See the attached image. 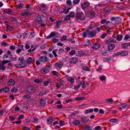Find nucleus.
<instances>
[{
  "instance_id": "412c9836",
  "label": "nucleus",
  "mask_w": 130,
  "mask_h": 130,
  "mask_svg": "<svg viewBox=\"0 0 130 130\" xmlns=\"http://www.w3.org/2000/svg\"><path fill=\"white\" fill-rule=\"evenodd\" d=\"M115 38L117 40L120 41L122 39L123 36L121 35H117L116 37Z\"/></svg>"
},
{
  "instance_id": "f257e3e1",
  "label": "nucleus",
  "mask_w": 130,
  "mask_h": 130,
  "mask_svg": "<svg viewBox=\"0 0 130 130\" xmlns=\"http://www.w3.org/2000/svg\"><path fill=\"white\" fill-rule=\"evenodd\" d=\"M83 37L85 38L87 36L89 37H93L95 36L96 33L93 31H90L88 29L86 30L83 33Z\"/></svg>"
},
{
  "instance_id": "aec40b11",
  "label": "nucleus",
  "mask_w": 130,
  "mask_h": 130,
  "mask_svg": "<svg viewBox=\"0 0 130 130\" xmlns=\"http://www.w3.org/2000/svg\"><path fill=\"white\" fill-rule=\"evenodd\" d=\"M71 8L70 7H68V8L67 9L66 11H65V8H63V10L61 11V13H64V14H67L69 12V10H70L71 9Z\"/></svg>"
},
{
  "instance_id": "603ef678",
  "label": "nucleus",
  "mask_w": 130,
  "mask_h": 130,
  "mask_svg": "<svg viewBox=\"0 0 130 130\" xmlns=\"http://www.w3.org/2000/svg\"><path fill=\"white\" fill-rule=\"evenodd\" d=\"M105 101H107L108 102H114L112 98H110L108 99H106L105 100Z\"/></svg>"
},
{
  "instance_id": "c85d7f7f",
  "label": "nucleus",
  "mask_w": 130,
  "mask_h": 130,
  "mask_svg": "<svg viewBox=\"0 0 130 130\" xmlns=\"http://www.w3.org/2000/svg\"><path fill=\"white\" fill-rule=\"evenodd\" d=\"M7 29V31H11L13 29V27H11L9 25H7L6 26Z\"/></svg>"
},
{
  "instance_id": "052dcab7",
  "label": "nucleus",
  "mask_w": 130,
  "mask_h": 130,
  "mask_svg": "<svg viewBox=\"0 0 130 130\" xmlns=\"http://www.w3.org/2000/svg\"><path fill=\"white\" fill-rule=\"evenodd\" d=\"M18 91V90L17 89H16L14 87L12 89L11 91L12 92H13L14 93H16V92Z\"/></svg>"
},
{
  "instance_id": "338daca9",
  "label": "nucleus",
  "mask_w": 130,
  "mask_h": 130,
  "mask_svg": "<svg viewBox=\"0 0 130 130\" xmlns=\"http://www.w3.org/2000/svg\"><path fill=\"white\" fill-rule=\"evenodd\" d=\"M35 34L34 32H32L31 33L30 35V37L31 38H32L33 37L35 36Z\"/></svg>"
},
{
  "instance_id": "bb28decb",
  "label": "nucleus",
  "mask_w": 130,
  "mask_h": 130,
  "mask_svg": "<svg viewBox=\"0 0 130 130\" xmlns=\"http://www.w3.org/2000/svg\"><path fill=\"white\" fill-rule=\"evenodd\" d=\"M32 60V59L31 57H29L27 59L26 62L27 64H31V63Z\"/></svg>"
},
{
  "instance_id": "4be33fe9",
  "label": "nucleus",
  "mask_w": 130,
  "mask_h": 130,
  "mask_svg": "<svg viewBox=\"0 0 130 130\" xmlns=\"http://www.w3.org/2000/svg\"><path fill=\"white\" fill-rule=\"evenodd\" d=\"M128 106L127 104H121L119 106L121 109H125L127 107H128Z\"/></svg>"
},
{
  "instance_id": "9d476101",
  "label": "nucleus",
  "mask_w": 130,
  "mask_h": 130,
  "mask_svg": "<svg viewBox=\"0 0 130 130\" xmlns=\"http://www.w3.org/2000/svg\"><path fill=\"white\" fill-rule=\"evenodd\" d=\"M115 47V45L113 44H110L108 45V49L109 51L113 50Z\"/></svg>"
},
{
  "instance_id": "864d4df0",
  "label": "nucleus",
  "mask_w": 130,
  "mask_h": 130,
  "mask_svg": "<svg viewBox=\"0 0 130 130\" xmlns=\"http://www.w3.org/2000/svg\"><path fill=\"white\" fill-rule=\"evenodd\" d=\"M75 15V13L74 12H71L70 14H69V15L70 16V17H71L72 18H73L74 17Z\"/></svg>"
},
{
  "instance_id": "a19ab883",
  "label": "nucleus",
  "mask_w": 130,
  "mask_h": 130,
  "mask_svg": "<svg viewBox=\"0 0 130 130\" xmlns=\"http://www.w3.org/2000/svg\"><path fill=\"white\" fill-rule=\"evenodd\" d=\"M63 66V64L61 62H57V67L59 68H61Z\"/></svg>"
},
{
  "instance_id": "e2e57ef3",
  "label": "nucleus",
  "mask_w": 130,
  "mask_h": 130,
  "mask_svg": "<svg viewBox=\"0 0 130 130\" xmlns=\"http://www.w3.org/2000/svg\"><path fill=\"white\" fill-rule=\"evenodd\" d=\"M80 0H75L73 1V3L74 4H77L80 2Z\"/></svg>"
},
{
  "instance_id": "f8f14e48",
  "label": "nucleus",
  "mask_w": 130,
  "mask_h": 130,
  "mask_svg": "<svg viewBox=\"0 0 130 130\" xmlns=\"http://www.w3.org/2000/svg\"><path fill=\"white\" fill-rule=\"evenodd\" d=\"M56 34L55 32L53 31L50 34L47 36L46 37L47 39H48L51 38L53 37L56 36Z\"/></svg>"
},
{
  "instance_id": "c9c22d12",
  "label": "nucleus",
  "mask_w": 130,
  "mask_h": 130,
  "mask_svg": "<svg viewBox=\"0 0 130 130\" xmlns=\"http://www.w3.org/2000/svg\"><path fill=\"white\" fill-rule=\"evenodd\" d=\"M109 121L111 122H116L118 121V119L116 118H112L110 119Z\"/></svg>"
},
{
  "instance_id": "c03bdc74",
  "label": "nucleus",
  "mask_w": 130,
  "mask_h": 130,
  "mask_svg": "<svg viewBox=\"0 0 130 130\" xmlns=\"http://www.w3.org/2000/svg\"><path fill=\"white\" fill-rule=\"evenodd\" d=\"M46 9V6L44 4L42 5L40 8V10L42 11H44Z\"/></svg>"
},
{
  "instance_id": "4d7b16f0",
  "label": "nucleus",
  "mask_w": 130,
  "mask_h": 130,
  "mask_svg": "<svg viewBox=\"0 0 130 130\" xmlns=\"http://www.w3.org/2000/svg\"><path fill=\"white\" fill-rule=\"evenodd\" d=\"M5 110V109H3L0 111V116H2L3 115Z\"/></svg>"
},
{
  "instance_id": "f704fd0d",
  "label": "nucleus",
  "mask_w": 130,
  "mask_h": 130,
  "mask_svg": "<svg viewBox=\"0 0 130 130\" xmlns=\"http://www.w3.org/2000/svg\"><path fill=\"white\" fill-rule=\"evenodd\" d=\"M93 109L92 108L89 109H87L85 110V113H91L93 112Z\"/></svg>"
},
{
  "instance_id": "b1692460",
  "label": "nucleus",
  "mask_w": 130,
  "mask_h": 130,
  "mask_svg": "<svg viewBox=\"0 0 130 130\" xmlns=\"http://www.w3.org/2000/svg\"><path fill=\"white\" fill-rule=\"evenodd\" d=\"M128 51H122L120 53V55L122 56H127L128 55Z\"/></svg>"
},
{
  "instance_id": "20e7f679",
  "label": "nucleus",
  "mask_w": 130,
  "mask_h": 130,
  "mask_svg": "<svg viewBox=\"0 0 130 130\" xmlns=\"http://www.w3.org/2000/svg\"><path fill=\"white\" fill-rule=\"evenodd\" d=\"M48 58L45 56H42L39 58V60L41 62H45L48 61Z\"/></svg>"
},
{
  "instance_id": "6e6d98bb",
  "label": "nucleus",
  "mask_w": 130,
  "mask_h": 130,
  "mask_svg": "<svg viewBox=\"0 0 130 130\" xmlns=\"http://www.w3.org/2000/svg\"><path fill=\"white\" fill-rule=\"evenodd\" d=\"M33 122L35 123H37L38 122L39 120L38 118L36 117H34L33 119Z\"/></svg>"
},
{
  "instance_id": "6e6552de",
  "label": "nucleus",
  "mask_w": 130,
  "mask_h": 130,
  "mask_svg": "<svg viewBox=\"0 0 130 130\" xmlns=\"http://www.w3.org/2000/svg\"><path fill=\"white\" fill-rule=\"evenodd\" d=\"M44 17V15H39V16L36 17V19L38 22L39 23H42L43 22V21L42 19V18Z\"/></svg>"
},
{
  "instance_id": "473e14b6",
  "label": "nucleus",
  "mask_w": 130,
  "mask_h": 130,
  "mask_svg": "<svg viewBox=\"0 0 130 130\" xmlns=\"http://www.w3.org/2000/svg\"><path fill=\"white\" fill-rule=\"evenodd\" d=\"M107 31L108 33L110 34H111L112 32H114V31L109 27L107 29Z\"/></svg>"
},
{
  "instance_id": "79ce46f5",
  "label": "nucleus",
  "mask_w": 130,
  "mask_h": 130,
  "mask_svg": "<svg viewBox=\"0 0 130 130\" xmlns=\"http://www.w3.org/2000/svg\"><path fill=\"white\" fill-rule=\"evenodd\" d=\"M76 53V51L74 50H72L69 52V54L71 56L73 55Z\"/></svg>"
},
{
  "instance_id": "4468645a",
  "label": "nucleus",
  "mask_w": 130,
  "mask_h": 130,
  "mask_svg": "<svg viewBox=\"0 0 130 130\" xmlns=\"http://www.w3.org/2000/svg\"><path fill=\"white\" fill-rule=\"evenodd\" d=\"M78 54L77 55L79 56H87V54L85 52L83 51H77Z\"/></svg>"
},
{
  "instance_id": "13d9d810",
  "label": "nucleus",
  "mask_w": 130,
  "mask_h": 130,
  "mask_svg": "<svg viewBox=\"0 0 130 130\" xmlns=\"http://www.w3.org/2000/svg\"><path fill=\"white\" fill-rule=\"evenodd\" d=\"M1 45L2 46H7L9 45V44L5 42H3L1 43Z\"/></svg>"
},
{
  "instance_id": "8fccbe9b",
  "label": "nucleus",
  "mask_w": 130,
  "mask_h": 130,
  "mask_svg": "<svg viewBox=\"0 0 130 130\" xmlns=\"http://www.w3.org/2000/svg\"><path fill=\"white\" fill-rule=\"evenodd\" d=\"M9 119L10 121H14L15 119L13 116H9Z\"/></svg>"
},
{
  "instance_id": "37998d69",
  "label": "nucleus",
  "mask_w": 130,
  "mask_h": 130,
  "mask_svg": "<svg viewBox=\"0 0 130 130\" xmlns=\"http://www.w3.org/2000/svg\"><path fill=\"white\" fill-rule=\"evenodd\" d=\"M31 98V96H30L28 95H25L23 97V99H29Z\"/></svg>"
},
{
  "instance_id": "69168bd1",
  "label": "nucleus",
  "mask_w": 130,
  "mask_h": 130,
  "mask_svg": "<svg viewBox=\"0 0 130 130\" xmlns=\"http://www.w3.org/2000/svg\"><path fill=\"white\" fill-rule=\"evenodd\" d=\"M111 59L110 58H105L103 59V61L105 62L109 61H111Z\"/></svg>"
},
{
  "instance_id": "39448f33",
  "label": "nucleus",
  "mask_w": 130,
  "mask_h": 130,
  "mask_svg": "<svg viewBox=\"0 0 130 130\" xmlns=\"http://www.w3.org/2000/svg\"><path fill=\"white\" fill-rule=\"evenodd\" d=\"M10 60H4L2 61L0 63V67H1L2 70H4L5 69V67L4 66V64L10 62Z\"/></svg>"
},
{
  "instance_id": "9b49d317",
  "label": "nucleus",
  "mask_w": 130,
  "mask_h": 130,
  "mask_svg": "<svg viewBox=\"0 0 130 130\" xmlns=\"http://www.w3.org/2000/svg\"><path fill=\"white\" fill-rule=\"evenodd\" d=\"M89 121L87 117H83L81 118V121L82 123H86Z\"/></svg>"
},
{
  "instance_id": "a211bd4d",
  "label": "nucleus",
  "mask_w": 130,
  "mask_h": 130,
  "mask_svg": "<svg viewBox=\"0 0 130 130\" xmlns=\"http://www.w3.org/2000/svg\"><path fill=\"white\" fill-rule=\"evenodd\" d=\"M46 104V101L44 98L41 99L40 100V104L42 106H44Z\"/></svg>"
},
{
  "instance_id": "2f4dec72",
  "label": "nucleus",
  "mask_w": 130,
  "mask_h": 130,
  "mask_svg": "<svg viewBox=\"0 0 130 130\" xmlns=\"http://www.w3.org/2000/svg\"><path fill=\"white\" fill-rule=\"evenodd\" d=\"M30 13L28 12H25L22 14V15L25 17H28L30 15Z\"/></svg>"
},
{
  "instance_id": "423d86ee",
  "label": "nucleus",
  "mask_w": 130,
  "mask_h": 130,
  "mask_svg": "<svg viewBox=\"0 0 130 130\" xmlns=\"http://www.w3.org/2000/svg\"><path fill=\"white\" fill-rule=\"evenodd\" d=\"M116 42V40L113 38H110L105 40V43L107 44L111 43H115Z\"/></svg>"
},
{
  "instance_id": "ddd939ff",
  "label": "nucleus",
  "mask_w": 130,
  "mask_h": 130,
  "mask_svg": "<svg viewBox=\"0 0 130 130\" xmlns=\"http://www.w3.org/2000/svg\"><path fill=\"white\" fill-rule=\"evenodd\" d=\"M78 61V59L75 57H73L71 58L70 62L71 63H76Z\"/></svg>"
},
{
  "instance_id": "5fc2aeb1",
  "label": "nucleus",
  "mask_w": 130,
  "mask_h": 130,
  "mask_svg": "<svg viewBox=\"0 0 130 130\" xmlns=\"http://www.w3.org/2000/svg\"><path fill=\"white\" fill-rule=\"evenodd\" d=\"M82 69L86 71H89V68L87 67H83Z\"/></svg>"
},
{
  "instance_id": "393cba45",
  "label": "nucleus",
  "mask_w": 130,
  "mask_h": 130,
  "mask_svg": "<svg viewBox=\"0 0 130 130\" xmlns=\"http://www.w3.org/2000/svg\"><path fill=\"white\" fill-rule=\"evenodd\" d=\"M122 46L123 48L125 49L127 48L128 46H129V44L128 43H123Z\"/></svg>"
},
{
  "instance_id": "2eb2a0df",
  "label": "nucleus",
  "mask_w": 130,
  "mask_h": 130,
  "mask_svg": "<svg viewBox=\"0 0 130 130\" xmlns=\"http://www.w3.org/2000/svg\"><path fill=\"white\" fill-rule=\"evenodd\" d=\"M90 5L89 3L85 2L82 5V8L83 9H84L89 6Z\"/></svg>"
},
{
  "instance_id": "ea45409f",
  "label": "nucleus",
  "mask_w": 130,
  "mask_h": 130,
  "mask_svg": "<svg viewBox=\"0 0 130 130\" xmlns=\"http://www.w3.org/2000/svg\"><path fill=\"white\" fill-rule=\"evenodd\" d=\"M61 41H68V40L67 39V36L64 35L60 39Z\"/></svg>"
},
{
  "instance_id": "f03ea898",
  "label": "nucleus",
  "mask_w": 130,
  "mask_h": 130,
  "mask_svg": "<svg viewBox=\"0 0 130 130\" xmlns=\"http://www.w3.org/2000/svg\"><path fill=\"white\" fill-rule=\"evenodd\" d=\"M75 17L77 19L84 20L86 19L84 13L82 12H77L75 14Z\"/></svg>"
},
{
  "instance_id": "72a5a7b5",
  "label": "nucleus",
  "mask_w": 130,
  "mask_h": 130,
  "mask_svg": "<svg viewBox=\"0 0 130 130\" xmlns=\"http://www.w3.org/2000/svg\"><path fill=\"white\" fill-rule=\"evenodd\" d=\"M111 7H107L105 8V10L107 12H109L111 11Z\"/></svg>"
},
{
  "instance_id": "a18cd8bd",
  "label": "nucleus",
  "mask_w": 130,
  "mask_h": 130,
  "mask_svg": "<svg viewBox=\"0 0 130 130\" xmlns=\"http://www.w3.org/2000/svg\"><path fill=\"white\" fill-rule=\"evenodd\" d=\"M34 81L36 83H40L42 81V80L41 79H37L35 80Z\"/></svg>"
},
{
  "instance_id": "4c0bfd02",
  "label": "nucleus",
  "mask_w": 130,
  "mask_h": 130,
  "mask_svg": "<svg viewBox=\"0 0 130 130\" xmlns=\"http://www.w3.org/2000/svg\"><path fill=\"white\" fill-rule=\"evenodd\" d=\"M85 130H92L90 126H88L86 125H85V127H84Z\"/></svg>"
},
{
  "instance_id": "bf43d9fd",
  "label": "nucleus",
  "mask_w": 130,
  "mask_h": 130,
  "mask_svg": "<svg viewBox=\"0 0 130 130\" xmlns=\"http://www.w3.org/2000/svg\"><path fill=\"white\" fill-rule=\"evenodd\" d=\"M66 3L69 6H70L71 5V1L70 0H67L66 1Z\"/></svg>"
},
{
  "instance_id": "5701e85b",
  "label": "nucleus",
  "mask_w": 130,
  "mask_h": 130,
  "mask_svg": "<svg viewBox=\"0 0 130 130\" xmlns=\"http://www.w3.org/2000/svg\"><path fill=\"white\" fill-rule=\"evenodd\" d=\"M53 120V118L52 117H49V118L47 119V123L48 124L52 123Z\"/></svg>"
},
{
  "instance_id": "dca6fc26",
  "label": "nucleus",
  "mask_w": 130,
  "mask_h": 130,
  "mask_svg": "<svg viewBox=\"0 0 130 130\" xmlns=\"http://www.w3.org/2000/svg\"><path fill=\"white\" fill-rule=\"evenodd\" d=\"M15 81L13 79H10L8 81L7 84L8 86H13L14 84Z\"/></svg>"
},
{
  "instance_id": "a878e982",
  "label": "nucleus",
  "mask_w": 130,
  "mask_h": 130,
  "mask_svg": "<svg viewBox=\"0 0 130 130\" xmlns=\"http://www.w3.org/2000/svg\"><path fill=\"white\" fill-rule=\"evenodd\" d=\"M3 12L9 14V13L12 12V10L10 9H3Z\"/></svg>"
},
{
  "instance_id": "09e8293b",
  "label": "nucleus",
  "mask_w": 130,
  "mask_h": 130,
  "mask_svg": "<svg viewBox=\"0 0 130 130\" xmlns=\"http://www.w3.org/2000/svg\"><path fill=\"white\" fill-rule=\"evenodd\" d=\"M63 108V106L61 104H57V109H62Z\"/></svg>"
},
{
  "instance_id": "0eeeda50",
  "label": "nucleus",
  "mask_w": 130,
  "mask_h": 130,
  "mask_svg": "<svg viewBox=\"0 0 130 130\" xmlns=\"http://www.w3.org/2000/svg\"><path fill=\"white\" fill-rule=\"evenodd\" d=\"M24 58L23 57H20L19 58L18 62L21 63V64H27L26 63V61L24 59Z\"/></svg>"
},
{
  "instance_id": "7ed1b4c3",
  "label": "nucleus",
  "mask_w": 130,
  "mask_h": 130,
  "mask_svg": "<svg viewBox=\"0 0 130 130\" xmlns=\"http://www.w3.org/2000/svg\"><path fill=\"white\" fill-rule=\"evenodd\" d=\"M35 88L33 86H29L27 87L26 88V91L30 94H33L35 92Z\"/></svg>"
},
{
  "instance_id": "6ab92c4d",
  "label": "nucleus",
  "mask_w": 130,
  "mask_h": 130,
  "mask_svg": "<svg viewBox=\"0 0 130 130\" xmlns=\"http://www.w3.org/2000/svg\"><path fill=\"white\" fill-rule=\"evenodd\" d=\"M109 51L107 50H104L102 51V54L104 56H106L108 55L109 54Z\"/></svg>"
},
{
  "instance_id": "774afa93",
  "label": "nucleus",
  "mask_w": 130,
  "mask_h": 130,
  "mask_svg": "<svg viewBox=\"0 0 130 130\" xmlns=\"http://www.w3.org/2000/svg\"><path fill=\"white\" fill-rule=\"evenodd\" d=\"M129 38V37L128 35H126L124 37V39L125 40H127Z\"/></svg>"
},
{
  "instance_id": "f3484780",
  "label": "nucleus",
  "mask_w": 130,
  "mask_h": 130,
  "mask_svg": "<svg viewBox=\"0 0 130 130\" xmlns=\"http://www.w3.org/2000/svg\"><path fill=\"white\" fill-rule=\"evenodd\" d=\"M27 64H16L15 65V66L17 67H20V68H24L27 67Z\"/></svg>"
},
{
  "instance_id": "49530a36",
  "label": "nucleus",
  "mask_w": 130,
  "mask_h": 130,
  "mask_svg": "<svg viewBox=\"0 0 130 130\" xmlns=\"http://www.w3.org/2000/svg\"><path fill=\"white\" fill-rule=\"evenodd\" d=\"M85 98V97L84 96L82 97H78L75 98V100H81Z\"/></svg>"
},
{
  "instance_id": "7c9ffc66",
  "label": "nucleus",
  "mask_w": 130,
  "mask_h": 130,
  "mask_svg": "<svg viewBox=\"0 0 130 130\" xmlns=\"http://www.w3.org/2000/svg\"><path fill=\"white\" fill-rule=\"evenodd\" d=\"M10 21H11L12 22H16L18 21L16 18L14 17H12L11 18Z\"/></svg>"
},
{
  "instance_id": "3c124183",
  "label": "nucleus",
  "mask_w": 130,
  "mask_h": 130,
  "mask_svg": "<svg viewBox=\"0 0 130 130\" xmlns=\"http://www.w3.org/2000/svg\"><path fill=\"white\" fill-rule=\"evenodd\" d=\"M64 52V50L62 48H60L59 50L58 53L60 54H62Z\"/></svg>"
},
{
  "instance_id": "cd10ccee",
  "label": "nucleus",
  "mask_w": 130,
  "mask_h": 130,
  "mask_svg": "<svg viewBox=\"0 0 130 130\" xmlns=\"http://www.w3.org/2000/svg\"><path fill=\"white\" fill-rule=\"evenodd\" d=\"M80 123V121L78 120H74L73 122V124L75 125H79Z\"/></svg>"
},
{
  "instance_id": "680f3d73",
  "label": "nucleus",
  "mask_w": 130,
  "mask_h": 130,
  "mask_svg": "<svg viewBox=\"0 0 130 130\" xmlns=\"http://www.w3.org/2000/svg\"><path fill=\"white\" fill-rule=\"evenodd\" d=\"M100 80L102 81H103L104 80H105L106 78L104 76H102L100 78Z\"/></svg>"
},
{
  "instance_id": "de8ad7c7",
  "label": "nucleus",
  "mask_w": 130,
  "mask_h": 130,
  "mask_svg": "<svg viewBox=\"0 0 130 130\" xmlns=\"http://www.w3.org/2000/svg\"><path fill=\"white\" fill-rule=\"evenodd\" d=\"M23 7V3L20 4L17 7V9H21Z\"/></svg>"
},
{
  "instance_id": "0e129e2a",
  "label": "nucleus",
  "mask_w": 130,
  "mask_h": 130,
  "mask_svg": "<svg viewBox=\"0 0 130 130\" xmlns=\"http://www.w3.org/2000/svg\"><path fill=\"white\" fill-rule=\"evenodd\" d=\"M120 55V52H118L117 53L114 54L112 56L113 57H116L117 56H119Z\"/></svg>"
},
{
  "instance_id": "1a4fd4ad",
  "label": "nucleus",
  "mask_w": 130,
  "mask_h": 130,
  "mask_svg": "<svg viewBox=\"0 0 130 130\" xmlns=\"http://www.w3.org/2000/svg\"><path fill=\"white\" fill-rule=\"evenodd\" d=\"M100 44L98 43H95L93 44L92 46V48L93 50H95L99 48L100 47Z\"/></svg>"
},
{
  "instance_id": "e433bc0d",
  "label": "nucleus",
  "mask_w": 130,
  "mask_h": 130,
  "mask_svg": "<svg viewBox=\"0 0 130 130\" xmlns=\"http://www.w3.org/2000/svg\"><path fill=\"white\" fill-rule=\"evenodd\" d=\"M59 81V82H57V88L60 87L61 86H63V84L62 83H61L60 80H58V79L57 78V82Z\"/></svg>"
},
{
  "instance_id": "58836bf2",
  "label": "nucleus",
  "mask_w": 130,
  "mask_h": 130,
  "mask_svg": "<svg viewBox=\"0 0 130 130\" xmlns=\"http://www.w3.org/2000/svg\"><path fill=\"white\" fill-rule=\"evenodd\" d=\"M51 80L49 79L47 81L44 82H43V84L45 86H46L48 84L50 83L51 82Z\"/></svg>"
},
{
  "instance_id": "c756f323",
  "label": "nucleus",
  "mask_w": 130,
  "mask_h": 130,
  "mask_svg": "<svg viewBox=\"0 0 130 130\" xmlns=\"http://www.w3.org/2000/svg\"><path fill=\"white\" fill-rule=\"evenodd\" d=\"M9 90V88L8 87H6L3 88V91L5 93L8 92Z\"/></svg>"
}]
</instances>
